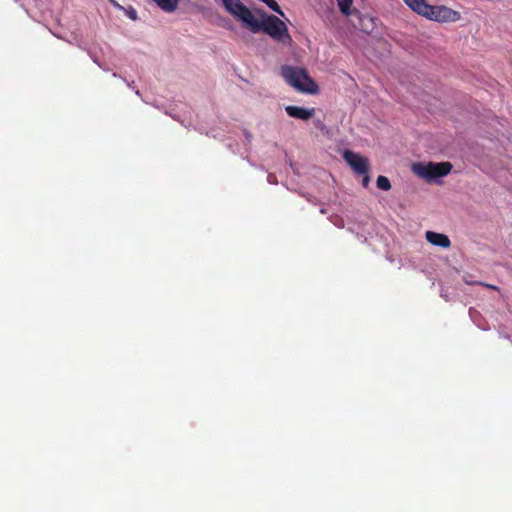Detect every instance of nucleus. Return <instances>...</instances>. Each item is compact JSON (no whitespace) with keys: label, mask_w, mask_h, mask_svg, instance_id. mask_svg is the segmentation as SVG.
<instances>
[{"label":"nucleus","mask_w":512,"mask_h":512,"mask_svg":"<svg viewBox=\"0 0 512 512\" xmlns=\"http://www.w3.org/2000/svg\"><path fill=\"white\" fill-rule=\"evenodd\" d=\"M424 18L440 23H452L459 21L461 14L445 5L429 4Z\"/></svg>","instance_id":"4"},{"label":"nucleus","mask_w":512,"mask_h":512,"mask_svg":"<svg viewBox=\"0 0 512 512\" xmlns=\"http://www.w3.org/2000/svg\"><path fill=\"white\" fill-rule=\"evenodd\" d=\"M156 4L165 12H173L178 5L179 0H154Z\"/></svg>","instance_id":"11"},{"label":"nucleus","mask_w":512,"mask_h":512,"mask_svg":"<svg viewBox=\"0 0 512 512\" xmlns=\"http://www.w3.org/2000/svg\"><path fill=\"white\" fill-rule=\"evenodd\" d=\"M285 111L290 117L301 119L304 121L309 120L315 114L314 108L307 109V108L294 106V105L286 106Z\"/></svg>","instance_id":"7"},{"label":"nucleus","mask_w":512,"mask_h":512,"mask_svg":"<svg viewBox=\"0 0 512 512\" xmlns=\"http://www.w3.org/2000/svg\"><path fill=\"white\" fill-rule=\"evenodd\" d=\"M362 175H363L362 185H363V187L367 188L370 183V177H369L368 173L362 174Z\"/></svg>","instance_id":"15"},{"label":"nucleus","mask_w":512,"mask_h":512,"mask_svg":"<svg viewBox=\"0 0 512 512\" xmlns=\"http://www.w3.org/2000/svg\"><path fill=\"white\" fill-rule=\"evenodd\" d=\"M376 185L380 190L388 191L391 189L390 180L386 176H378L376 180Z\"/></svg>","instance_id":"12"},{"label":"nucleus","mask_w":512,"mask_h":512,"mask_svg":"<svg viewBox=\"0 0 512 512\" xmlns=\"http://www.w3.org/2000/svg\"><path fill=\"white\" fill-rule=\"evenodd\" d=\"M272 11L276 12L277 14L284 16L283 11L281 10L280 6L275 0H264V2Z\"/></svg>","instance_id":"13"},{"label":"nucleus","mask_w":512,"mask_h":512,"mask_svg":"<svg viewBox=\"0 0 512 512\" xmlns=\"http://www.w3.org/2000/svg\"><path fill=\"white\" fill-rule=\"evenodd\" d=\"M403 2L415 13L425 17L429 4L426 0H403Z\"/></svg>","instance_id":"9"},{"label":"nucleus","mask_w":512,"mask_h":512,"mask_svg":"<svg viewBox=\"0 0 512 512\" xmlns=\"http://www.w3.org/2000/svg\"><path fill=\"white\" fill-rule=\"evenodd\" d=\"M360 19V28L366 32V33H369L370 32V27L372 26V19L369 18V17H364V18H359Z\"/></svg>","instance_id":"14"},{"label":"nucleus","mask_w":512,"mask_h":512,"mask_svg":"<svg viewBox=\"0 0 512 512\" xmlns=\"http://www.w3.org/2000/svg\"><path fill=\"white\" fill-rule=\"evenodd\" d=\"M226 11L240 19L247 27L254 15L240 0H222Z\"/></svg>","instance_id":"5"},{"label":"nucleus","mask_w":512,"mask_h":512,"mask_svg":"<svg viewBox=\"0 0 512 512\" xmlns=\"http://www.w3.org/2000/svg\"><path fill=\"white\" fill-rule=\"evenodd\" d=\"M426 239L432 245L439 246L442 248H448L451 245V242H450V239L448 238V236L445 234H442V233L427 231Z\"/></svg>","instance_id":"8"},{"label":"nucleus","mask_w":512,"mask_h":512,"mask_svg":"<svg viewBox=\"0 0 512 512\" xmlns=\"http://www.w3.org/2000/svg\"><path fill=\"white\" fill-rule=\"evenodd\" d=\"M248 28L253 33L262 31L278 43L288 46H291L293 43V39L288 32L286 24L275 15H268L264 13L262 15V20H258L254 16L249 23Z\"/></svg>","instance_id":"1"},{"label":"nucleus","mask_w":512,"mask_h":512,"mask_svg":"<svg viewBox=\"0 0 512 512\" xmlns=\"http://www.w3.org/2000/svg\"><path fill=\"white\" fill-rule=\"evenodd\" d=\"M476 283L479 284V285H483V286H485L487 288H490V289H494V290L498 289L496 286L491 285V284H485V283H482V282H476Z\"/></svg>","instance_id":"16"},{"label":"nucleus","mask_w":512,"mask_h":512,"mask_svg":"<svg viewBox=\"0 0 512 512\" xmlns=\"http://www.w3.org/2000/svg\"><path fill=\"white\" fill-rule=\"evenodd\" d=\"M453 166L450 162H428V163H414L412 165V171L417 176L425 179L427 182H431L436 178L444 177L448 175Z\"/></svg>","instance_id":"3"},{"label":"nucleus","mask_w":512,"mask_h":512,"mask_svg":"<svg viewBox=\"0 0 512 512\" xmlns=\"http://www.w3.org/2000/svg\"><path fill=\"white\" fill-rule=\"evenodd\" d=\"M280 74L284 80L298 92L307 94H317L319 92L317 83L303 68L283 65Z\"/></svg>","instance_id":"2"},{"label":"nucleus","mask_w":512,"mask_h":512,"mask_svg":"<svg viewBox=\"0 0 512 512\" xmlns=\"http://www.w3.org/2000/svg\"><path fill=\"white\" fill-rule=\"evenodd\" d=\"M338 7L342 14L349 17L352 15H359V12L356 9L352 8L353 0H336Z\"/></svg>","instance_id":"10"},{"label":"nucleus","mask_w":512,"mask_h":512,"mask_svg":"<svg viewBox=\"0 0 512 512\" xmlns=\"http://www.w3.org/2000/svg\"><path fill=\"white\" fill-rule=\"evenodd\" d=\"M343 159L348 163L352 170L357 174L369 173L370 164L367 157L351 150H345Z\"/></svg>","instance_id":"6"}]
</instances>
